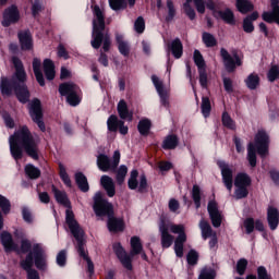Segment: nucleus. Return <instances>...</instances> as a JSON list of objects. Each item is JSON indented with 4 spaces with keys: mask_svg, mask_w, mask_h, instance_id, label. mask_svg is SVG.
<instances>
[{
    "mask_svg": "<svg viewBox=\"0 0 279 279\" xmlns=\"http://www.w3.org/2000/svg\"><path fill=\"white\" fill-rule=\"evenodd\" d=\"M57 264L59 267H64L66 265V251H60L57 255Z\"/></svg>",
    "mask_w": 279,
    "mask_h": 279,
    "instance_id": "680f3d73",
    "label": "nucleus"
},
{
    "mask_svg": "<svg viewBox=\"0 0 279 279\" xmlns=\"http://www.w3.org/2000/svg\"><path fill=\"white\" fill-rule=\"evenodd\" d=\"M217 165L221 171L222 182L226 189L229 191V193H232V186L234 184V179L232 175V167L226 163V161H221V160L218 161Z\"/></svg>",
    "mask_w": 279,
    "mask_h": 279,
    "instance_id": "dca6fc26",
    "label": "nucleus"
},
{
    "mask_svg": "<svg viewBox=\"0 0 279 279\" xmlns=\"http://www.w3.org/2000/svg\"><path fill=\"white\" fill-rule=\"evenodd\" d=\"M222 123L225 128H229V130H234L235 128L234 121H232V118H230L227 112L222 113Z\"/></svg>",
    "mask_w": 279,
    "mask_h": 279,
    "instance_id": "4d7b16f0",
    "label": "nucleus"
},
{
    "mask_svg": "<svg viewBox=\"0 0 279 279\" xmlns=\"http://www.w3.org/2000/svg\"><path fill=\"white\" fill-rule=\"evenodd\" d=\"M28 112L31 114V119L36 123L41 130V132H45V122L43 121V107L40 105V101L35 98L29 102Z\"/></svg>",
    "mask_w": 279,
    "mask_h": 279,
    "instance_id": "ddd939ff",
    "label": "nucleus"
},
{
    "mask_svg": "<svg viewBox=\"0 0 279 279\" xmlns=\"http://www.w3.org/2000/svg\"><path fill=\"white\" fill-rule=\"evenodd\" d=\"M220 56L223 60L227 71H229V72L234 71V69H236V66H241V64H242L241 58H239V56H236V54L231 56L228 52V50H226L225 48H221Z\"/></svg>",
    "mask_w": 279,
    "mask_h": 279,
    "instance_id": "6ab92c4d",
    "label": "nucleus"
},
{
    "mask_svg": "<svg viewBox=\"0 0 279 279\" xmlns=\"http://www.w3.org/2000/svg\"><path fill=\"white\" fill-rule=\"evenodd\" d=\"M197 258H199V255L195 251H190L187 254V263L189 265H197Z\"/></svg>",
    "mask_w": 279,
    "mask_h": 279,
    "instance_id": "e2e57ef3",
    "label": "nucleus"
},
{
    "mask_svg": "<svg viewBox=\"0 0 279 279\" xmlns=\"http://www.w3.org/2000/svg\"><path fill=\"white\" fill-rule=\"evenodd\" d=\"M65 221L74 236V239L77 241V250L80 256L84 258L87 263V269L89 274H95V265L93 264V260L88 258V255L84 251V230L77 221L75 220V216L73 215V211L71 209H66L65 211Z\"/></svg>",
    "mask_w": 279,
    "mask_h": 279,
    "instance_id": "39448f33",
    "label": "nucleus"
},
{
    "mask_svg": "<svg viewBox=\"0 0 279 279\" xmlns=\"http://www.w3.org/2000/svg\"><path fill=\"white\" fill-rule=\"evenodd\" d=\"M192 197L194 199V204L196 208H199L202 206V196L198 185H194L192 190Z\"/></svg>",
    "mask_w": 279,
    "mask_h": 279,
    "instance_id": "49530a36",
    "label": "nucleus"
},
{
    "mask_svg": "<svg viewBox=\"0 0 279 279\" xmlns=\"http://www.w3.org/2000/svg\"><path fill=\"white\" fill-rule=\"evenodd\" d=\"M118 113L122 119H126V121H132L134 113L128 109V102L125 100H120L118 104Z\"/></svg>",
    "mask_w": 279,
    "mask_h": 279,
    "instance_id": "a878e982",
    "label": "nucleus"
},
{
    "mask_svg": "<svg viewBox=\"0 0 279 279\" xmlns=\"http://www.w3.org/2000/svg\"><path fill=\"white\" fill-rule=\"evenodd\" d=\"M75 180L78 189L83 191V193L88 192V180L86 179V175H84L82 172H77L75 174Z\"/></svg>",
    "mask_w": 279,
    "mask_h": 279,
    "instance_id": "f704fd0d",
    "label": "nucleus"
},
{
    "mask_svg": "<svg viewBox=\"0 0 279 279\" xmlns=\"http://www.w3.org/2000/svg\"><path fill=\"white\" fill-rule=\"evenodd\" d=\"M108 229L110 232H121L123 230V220L117 218H109Z\"/></svg>",
    "mask_w": 279,
    "mask_h": 279,
    "instance_id": "c9c22d12",
    "label": "nucleus"
},
{
    "mask_svg": "<svg viewBox=\"0 0 279 279\" xmlns=\"http://www.w3.org/2000/svg\"><path fill=\"white\" fill-rule=\"evenodd\" d=\"M267 77L270 82H276V80L279 77V65H271L268 71Z\"/></svg>",
    "mask_w": 279,
    "mask_h": 279,
    "instance_id": "3c124183",
    "label": "nucleus"
},
{
    "mask_svg": "<svg viewBox=\"0 0 279 279\" xmlns=\"http://www.w3.org/2000/svg\"><path fill=\"white\" fill-rule=\"evenodd\" d=\"M0 208L4 215L10 213V201L5 196L0 195Z\"/></svg>",
    "mask_w": 279,
    "mask_h": 279,
    "instance_id": "6e6d98bb",
    "label": "nucleus"
},
{
    "mask_svg": "<svg viewBox=\"0 0 279 279\" xmlns=\"http://www.w3.org/2000/svg\"><path fill=\"white\" fill-rule=\"evenodd\" d=\"M257 279H269V275L267 274V269L263 266L257 269Z\"/></svg>",
    "mask_w": 279,
    "mask_h": 279,
    "instance_id": "774afa93",
    "label": "nucleus"
},
{
    "mask_svg": "<svg viewBox=\"0 0 279 279\" xmlns=\"http://www.w3.org/2000/svg\"><path fill=\"white\" fill-rule=\"evenodd\" d=\"M19 40H20L21 49L23 51H29L33 49L34 43L32 41V33H29V31L20 32Z\"/></svg>",
    "mask_w": 279,
    "mask_h": 279,
    "instance_id": "4be33fe9",
    "label": "nucleus"
},
{
    "mask_svg": "<svg viewBox=\"0 0 279 279\" xmlns=\"http://www.w3.org/2000/svg\"><path fill=\"white\" fill-rule=\"evenodd\" d=\"M236 8L242 14H247V12L254 10V4L247 0H238Z\"/></svg>",
    "mask_w": 279,
    "mask_h": 279,
    "instance_id": "e433bc0d",
    "label": "nucleus"
},
{
    "mask_svg": "<svg viewBox=\"0 0 279 279\" xmlns=\"http://www.w3.org/2000/svg\"><path fill=\"white\" fill-rule=\"evenodd\" d=\"M125 175H128V167L126 166H120L118 173H117V182L118 184H123L125 181Z\"/></svg>",
    "mask_w": 279,
    "mask_h": 279,
    "instance_id": "8fccbe9b",
    "label": "nucleus"
},
{
    "mask_svg": "<svg viewBox=\"0 0 279 279\" xmlns=\"http://www.w3.org/2000/svg\"><path fill=\"white\" fill-rule=\"evenodd\" d=\"M40 60L35 58L33 60V71L35 73V77L40 86H45V77L43 76V71H40Z\"/></svg>",
    "mask_w": 279,
    "mask_h": 279,
    "instance_id": "7c9ffc66",
    "label": "nucleus"
},
{
    "mask_svg": "<svg viewBox=\"0 0 279 279\" xmlns=\"http://www.w3.org/2000/svg\"><path fill=\"white\" fill-rule=\"evenodd\" d=\"M52 192L54 193V197L58 204L65 206V208H71V202H69V197L66 196V192H62L57 190L56 186L52 185Z\"/></svg>",
    "mask_w": 279,
    "mask_h": 279,
    "instance_id": "cd10ccee",
    "label": "nucleus"
},
{
    "mask_svg": "<svg viewBox=\"0 0 279 279\" xmlns=\"http://www.w3.org/2000/svg\"><path fill=\"white\" fill-rule=\"evenodd\" d=\"M191 2L192 0H185V3L183 4V10L191 21H195V9L191 7ZM193 2L198 14H204L206 12V3L204 2V0H193Z\"/></svg>",
    "mask_w": 279,
    "mask_h": 279,
    "instance_id": "2eb2a0df",
    "label": "nucleus"
},
{
    "mask_svg": "<svg viewBox=\"0 0 279 279\" xmlns=\"http://www.w3.org/2000/svg\"><path fill=\"white\" fill-rule=\"evenodd\" d=\"M172 56H174V58L180 59L182 58V53H183V46H182V41L180 39H174L170 43V45L168 46Z\"/></svg>",
    "mask_w": 279,
    "mask_h": 279,
    "instance_id": "c85d7f7f",
    "label": "nucleus"
},
{
    "mask_svg": "<svg viewBox=\"0 0 279 279\" xmlns=\"http://www.w3.org/2000/svg\"><path fill=\"white\" fill-rule=\"evenodd\" d=\"M109 8L114 12H119V10H125L128 8V2L125 0H108Z\"/></svg>",
    "mask_w": 279,
    "mask_h": 279,
    "instance_id": "79ce46f5",
    "label": "nucleus"
},
{
    "mask_svg": "<svg viewBox=\"0 0 279 279\" xmlns=\"http://www.w3.org/2000/svg\"><path fill=\"white\" fill-rule=\"evenodd\" d=\"M199 228L202 230L203 239H208L215 235V232H213V228H210V225L206 220H201Z\"/></svg>",
    "mask_w": 279,
    "mask_h": 279,
    "instance_id": "58836bf2",
    "label": "nucleus"
},
{
    "mask_svg": "<svg viewBox=\"0 0 279 279\" xmlns=\"http://www.w3.org/2000/svg\"><path fill=\"white\" fill-rule=\"evenodd\" d=\"M194 62H195L198 71L206 69V63L204 62V57H202V52H199V50L194 51Z\"/></svg>",
    "mask_w": 279,
    "mask_h": 279,
    "instance_id": "a18cd8bd",
    "label": "nucleus"
},
{
    "mask_svg": "<svg viewBox=\"0 0 279 279\" xmlns=\"http://www.w3.org/2000/svg\"><path fill=\"white\" fill-rule=\"evenodd\" d=\"M134 29L137 34H143L145 32V20L140 16L134 23Z\"/></svg>",
    "mask_w": 279,
    "mask_h": 279,
    "instance_id": "864d4df0",
    "label": "nucleus"
},
{
    "mask_svg": "<svg viewBox=\"0 0 279 279\" xmlns=\"http://www.w3.org/2000/svg\"><path fill=\"white\" fill-rule=\"evenodd\" d=\"M123 121L119 120L117 116H110L107 120V128L109 132H117L119 130V126L122 125Z\"/></svg>",
    "mask_w": 279,
    "mask_h": 279,
    "instance_id": "4c0bfd02",
    "label": "nucleus"
},
{
    "mask_svg": "<svg viewBox=\"0 0 279 279\" xmlns=\"http://www.w3.org/2000/svg\"><path fill=\"white\" fill-rule=\"evenodd\" d=\"M216 276H217V274L215 272V269L203 268L198 279H215Z\"/></svg>",
    "mask_w": 279,
    "mask_h": 279,
    "instance_id": "de8ad7c7",
    "label": "nucleus"
},
{
    "mask_svg": "<svg viewBox=\"0 0 279 279\" xmlns=\"http://www.w3.org/2000/svg\"><path fill=\"white\" fill-rule=\"evenodd\" d=\"M250 184H252V179H250V175L247 173H238L234 179V186H235V198L236 199H243L250 192L247 189H250Z\"/></svg>",
    "mask_w": 279,
    "mask_h": 279,
    "instance_id": "9b49d317",
    "label": "nucleus"
},
{
    "mask_svg": "<svg viewBox=\"0 0 279 279\" xmlns=\"http://www.w3.org/2000/svg\"><path fill=\"white\" fill-rule=\"evenodd\" d=\"M243 29L246 34H252L254 32V24L250 17H245L243 21Z\"/></svg>",
    "mask_w": 279,
    "mask_h": 279,
    "instance_id": "052dcab7",
    "label": "nucleus"
},
{
    "mask_svg": "<svg viewBox=\"0 0 279 279\" xmlns=\"http://www.w3.org/2000/svg\"><path fill=\"white\" fill-rule=\"evenodd\" d=\"M279 0H271V8L272 11H265L262 14L263 21L266 23H277L279 25V5H278Z\"/></svg>",
    "mask_w": 279,
    "mask_h": 279,
    "instance_id": "412c9836",
    "label": "nucleus"
},
{
    "mask_svg": "<svg viewBox=\"0 0 279 279\" xmlns=\"http://www.w3.org/2000/svg\"><path fill=\"white\" fill-rule=\"evenodd\" d=\"M223 86L226 93H234V84L232 83L230 77H225L223 78Z\"/></svg>",
    "mask_w": 279,
    "mask_h": 279,
    "instance_id": "69168bd1",
    "label": "nucleus"
},
{
    "mask_svg": "<svg viewBox=\"0 0 279 279\" xmlns=\"http://www.w3.org/2000/svg\"><path fill=\"white\" fill-rule=\"evenodd\" d=\"M34 258L37 269H45L47 267V256L40 244H35L33 252L27 255L26 259L21 262V267L27 271L28 279H40L38 271L32 269L34 267Z\"/></svg>",
    "mask_w": 279,
    "mask_h": 279,
    "instance_id": "423d86ee",
    "label": "nucleus"
},
{
    "mask_svg": "<svg viewBox=\"0 0 279 279\" xmlns=\"http://www.w3.org/2000/svg\"><path fill=\"white\" fill-rule=\"evenodd\" d=\"M1 242L5 252H12V251L19 252V246L14 244V241H12V235L10 233L3 232L1 234Z\"/></svg>",
    "mask_w": 279,
    "mask_h": 279,
    "instance_id": "393cba45",
    "label": "nucleus"
},
{
    "mask_svg": "<svg viewBox=\"0 0 279 279\" xmlns=\"http://www.w3.org/2000/svg\"><path fill=\"white\" fill-rule=\"evenodd\" d=\"M167 10L168 15L166 16V21H173L175 16V7L173 5V2L171 0L167 1Z\"/></svg>",
    "mask_w": 279,
    "mask_h": 279,
    "instance_id": "603ef678",
    "label": "nucleus"
},
{
    "mask_svg": "<svg viewBox=\"0 0 279 279\" xmlns=\"http://www.w3.org/2000/svg\"><path fill=\"white\" fill-rule=\"evenodd\" d=\"M44 73L47 80H53V77H56V66L53 65V61L49 59L44 60Z\"/></svg>",
    "mask_w": 279,
    "mask_h": 279,
    "instance_id": "473e14b6",
    "label": "nucleus"
},
{
    "mask_svg": "<svg viewBox=\"0 0 279 279\" xmlns=\"http://www.w3.org/2000/svg\"><path fill=\"white\" fill-rule=\"evenodd\" d=\"M101 186L107 192L108 197H114L117 191L114 189V181L108 175H102L100 179Z\"/></svg>",
    "mask_w": 279,
    "mask_h": 279,
    "instance_id": "5701e85b",
    "label": "nucleus"
},
{
    "mask_svg": "<svg viewBox=\"0 0 279 279\" xmlns=\"http://www.w3.org/2000/svg\"><path fill=\"white\" fill-rule=\"evenodd\" d=\"M201 109H202V114L203 117H205V119L210 117V110H211L210 98L203 96Z\"/></svg>",
    "mask_w": 279,
    "mask_h": 279,
    "instance_id": "a19ab883",
    "label": "nucleus"
},
{
    "mask_svg": "<svg viewBox=\"0 0 279 279\" xmlns=\"http://www.w3.org/2000/svg\"><path fill=\"white\" fill-rule=\"evenodd\" d=\"M168 207L171 213H178V210H180V202H178L175 198H171Z\"/></svg>",
    "mask_w": 279,
    "mask_h": 279,
    "instance_id": "338daca9",
    "label": "nucleus"
},
{
    "mask_svg": "<svg viewBox=\"0 0 279 279\" xmlns=\"http://www.w3.org/2000/svg\"><path fill=\"white\" fill-rule=\"evenodd\" d=\"M25 173L31 178V180H37V178H40V170L34 167V165H27L25 167Z\"/></svg>",
    "mask_w": 279,
    "mask_h": 279,
    "instance_id": "37998d69",
    "label": "nucleus"
},
{
    "mask_svg": "<svg viewBox=\"0 0 279 279\" xmlns=\"http://www.w3.org/2000/svg\"><path fill=\"white\" fill-rule=\"evenodd\" d=\"M40 12H43V3H40V0H35L32 5V14L34 19H36V16L40 14Z\"/></svg>",
    "mask_w": 279,
    "mask_h": 279,
    "instance_id": "13d9d810",
    "label": "nucleus"
},
{
    "mask_svg": "<svg viewBox=\"0 0 279 279\" xmlns=\"http://www.w3.org/2000/svg\"><path fill=\"white\" fill-rule=\"evenodd\" d=\"M60 178L64 182L65 185L71 186V179L66 173V170L60 165Z\"/></svg>",
    "mask_w": 279,
    "mask_h": 279,
    "instance_id": "0e129e2a",
    "label": "nucleus"
},
{
    "mask_svg": "<svg viewBox=\"0 0 279 279\" xmlns=\"http://www.w3.org/2000/svg\"><path fill=\"white\" fill-rule=\"evenodd\" d=\"M256 149L262 158L269 154V136L265 131H258L255 135V145L250 143L247 146V160L251 167H256Z\"/></svg>",
    "mask_w": 279,
    "mask_h": 279,
    "instance_id": "6e6552de",
    "label": "nucleus"
},
{
    "mask_svg": "<svg viewBox=\"0 0 279 279\" xmlns=\"http://www.w3.org/2000/svg\"><path fill=\"white\" fill-rule=\"evenodd\" d=\"M9 143L14 160L23 158V149L33 160H38V145H36V141H34L27 126H21L14 135L10 136Z\"/></svg>",
    "mask_w": 279,
    "mask_h": 279,
    "instance_id": "f03ea898",
    "label": "nucleus"
},
{
    "mask_svg": "<svg viewBox=\"0 0 279 279\" xmlns=\"http://www.w3.org/2000/svg\"><path fill=\"white\" fill-rule=\"evenodd\" d=\"M137 128L140 134L145 135L149 132V128H151V122L149 120H141Z\"/></svg>",
    "mask_w": 279,
    "mask_h": 279,
    "instance_id": "09e8293b",
    "label": "nucleus"
},
{
    "mask_svg": "<svg viewBox=\"0 0 279 279\" xmlns=\"http://www.w3.org/2000/svg\"><path fill=\"white\" fill-rule=\"evenodd\" d=\"M199 73V84L203 88H206L208 86V75L206 74V69L198 70Z\"/></svg>",
    "mask_w": 279,
    "mask_h": 279,
    "instance_id": "bf43d9fd",
    "label": "nucleus"
},
{
    "mask_svg": "<svg viewBox=\"0 0 279 279\" xmlns=\"http://www.w3.org/2000/svg\"><path fill=\"white\" fill-rule=\"evenodd\" d=\"M217 14L228 25H234L235 20H234V13L232 12V10L225 9L222 11H218Z\"/></svg>",
    "mask_w": 279,
    "mask_h": 279,
    "instance_id": "72a5a7b5",
    "label": "nucleus"
},
{
    "mask_svg": "<svg viewBox=\"0 0 279 279\" xmlns=\"http://www.w3.org/2000/svg\"><path fill=\"white\" fill-rule=\"evenodd\" d=\"M12 62L15 68V74L11 80L2 78L0 90L2 95H7V97L15 93L20 104H27V101H29V89H27V85H25L27 74L23 68V62L16 57L12 58Z\"/></svg>",
    "mask_w": 279,
    "mask_h": 279,
    "instance_id": "f257e3e1",
    "label": "nucleus"
},
{
    "mask_svg": "<svg viewBox=\"0 0 279 279\" xmlns=\"http://www.w3.org/2000/svg\"><path fill=\"white\" fill-rule=\"evenodd\" d=\"M245 269H247V259L241 258L238 260L236 264V271L240 276H243L245 274Z\"/></svg>",
    "mask_w": 279,
    "mask_h": 279,
    "instance_id": "5fc2aeb1",
    "label": "nucleus"
},
{
    "mask_svg": "<svg viewBox=\"0 0 279 279\" xmlns=\"http://www.w3.org/2000/svg\"><path fill=\"white\" fill-rule=\"evenodd\" d=\"M267 219L270 229L276 230L279 223V213L275 207H269L267 211Z\"/></svg>",
    "mask_w": 279,
    "mask_h": 279,
    "instance_id": "bb28decb",
    "label": "nucleus"
},
{
    "mask_svg": "<svg viewBox=\"0 0 279 279\" xmlns=\"http://www.w3.org/2000/svg\"><path fill=\"white\" fill-rule=\"evenodd\" d=\"M169 230L172 234H179L174 241V252L179 258H182L184 256V243H186V227L184 225L161 222L159 232L162 247H171L173 245V235L169 233Z\"/></svg>",
    "mask_w": 279,
    "mask_h": 279,
    "instance_id": "7ed1b4c3",
    "label": "nucleus"
},
{
    "mask_svg": "<svg viewBox=\"0 0 279 279\" xmlns=\"http://www.w3.org/2000/svg\"><path fill=\"white\" fill-rule=\"evenodd\" d=\"M203 43L206 47H217V38L210 33H203Z\"/></svg>",
    "mask_w": 279,
    "mask_h": 279,
    "instance_id": "c03bdc74",
    "label": "nucleus"
},
{
    "mask_svg": "<svg viewBox=\"0 0 279 279\" xmlns=\"http://www.w3.org/2000/svg\"><path fill=\"white\" fill-rule=\"evenodd\" d=\"M113 252H116L119 260L125 267V269L132 270V258L136 256L137 254H141V257L144 260H147V254L143 252V243H141V238L133 236L131 238V253L128 255L125 251L123 250V246H121L120 243L113 244Z\"/></svg>",
    "mask_w": 279,
    "mask_h": 279,
    "instance_id": "0eeeda50",
    "label": "nucleus"
},
{
    "mask_svg": "<svg viewBox=\"0 0 279 279\" xmlns=\"http://www.w3.org/2000/svg\"><path fill=\"white\" fill-rule=\"evenodd\" d=\"M163 149H175L178 147V136L169 135L165 138L162 144Z\"/></svg>",
    "mask_w": 279,
    "mask_h": 279,
    "instance_id": "ea45409f",
    "label": "nucleus"
},
{
    "mask_svg": "<svg viewBox=\"0 0 279 279\" xmlns=\"http://www.w3.org/2000/svg\"><path fill=\"white\" fill-rule=\"evenodd\" d=\"M93 14L92 47L94 49H99L102 45L104 51H109L112 41L110 40V34L104 33V29H106V16L104 15V11H101L99 5H94Z\"/></svg>",
    "mask_w": 279,
    "mask_h": 279,
    "instance_id": "20e7f679",
    "label": "nucleus"
},
{
    "mask_svg": "<svg viewBox=\"0 0 279 279\" xmlns=\"http://www.w3.org/2000/svg\"><path fill=\"white\" fill-rule=\"evenodd\" d=\"M151 82L160 97L161 105H163L165 108H169V88L166 87L162 84V81H160V78H158L156 75L151 76Z\"/></svg>",
    "mask_w": 279,
    "mask_h": 279,
    "instance_id": "a211bd4d",
    "label": "nucleus"
},
{
    "mask_svg": "<svg viewBox=\"0 0 279 279\" xmlns=\"http://www.w3.org/2000/svg\"><path fill=\"white\" fill-rule=\"evenodd\" d=\"M59 93L63 97H66L70 106H77L80 104V87L73 83L61 84Z\"/></svg>",
    "mask_w": 279,
    "mask_h": 279,
    "instance_id": "9d476101",
    "label": "nucleus"
},
{
    "mask_svg": "<svg viewBox=\"0 0 279 279\" xmlns=\"http://www.w3.org/2000/svg\"><path fill=\"white\" fill-rule=\"evenodd\" d=\"M119 162H121V153L116 150L113 153L112 159L108 155L100 154L97 157V166L100 171H114L117 167H119Z\"/></svg>",
    "mask_w": 279,
    "mask_h": 279,
    "instance_id": "1a4fd4ad",
    "label": "nucleus"
},
{
    "mask_svg": "<svg viewBox=\"0 0 279 279\" xmlns=\"http://www.w3.org/2000/svg\"><path fill=\"white\" fill-rule=\"evenodd\" d=\"M207 210L209 213V217L211 219L214 228H219L221 226V220L223 219V217L221 216V211H219L217 202L210 201L208 203Z\"/></svg>",
    "mask_w": 279,
    "mask_h": 279,
    "instance_id": "aec40b11",
    "label": "nucleus"
},
{
    "mask_svg": "<svg viewBox=\"0 0 279 279\" xmlns=\"http://www.w3.org/2000/svg\"><path fill=\"white\" fill-rule=\"evenodd\" d=\"M245 84L250 90H256L260 86V77L258 74L252 73L246 77Z\"/></svg>",
    "mask_w": 279,
    "mask_h": 279,
    "instance_id": "2f4dec72",
    "label": "nucleus"
},
{
    "mask_svg": "<svg viewBox=\"0 0 279 279\" xmlns=\"http://www.w3.org/2000/svg\"><path fill=\"white\" fill-rule=\"evenodd\" d=\"M116 40L118 43V49L122 56H130V44L123 40V35L117 33Z\"/></svg>",
    "mask_w": 279,
    "mask_h": 279,
    "instance_id": "c756f323",
    "label": "nucleus"
},
{
    "mask_svg": "<svg viewBox=\"0 0 279 279\" xmlns=\"http://www.w3.org/2000/svg\"><path fill=\"white\" fill-rule=\"evenodd\" d=\"M20 19L21 13L19 12V8L16 5H11L3 12L2 25L3 27H10V25L19 23Z\"/></svg>",
    "mask_w": 279,
    "mask_h": 279,
    "instance_id": "f3484780",
    "label": "nucleus"
},
{
    "mask_svg": "<svg viewBox=\"0 0 279 279\" xmlns=\"http://www.w3.org/2000/svg\"><path fill=\"white\" fill-rule=\"evenodd\" d=\"M94 213L97 217H106V215L110 217L112 215V204L108 203L100 192L94 196Z\"/></svg>",
    "mask_w": 279,
    "mask_h": 279,
    "instance_id": "f8f14e48",
    "label": "nucleus"
},
{
    "mask_svg": "<svg viewBox=\"0 0 279 279\" xmlns=\"http://www.w3.org/2000/svg\"><path fill=\"white\" fill-rule=\"evenodd\" d=\"M136 178H138V170H132L128 182L129 189H131V191H136L137 189L138 193H145V191H147V177L142 174L140 177V183Z\"/></svg>",
    "mask_w": 279,
    "mask_h": 279,
    "instance_id": "4468645a",
    "label": "nucleus"
},
{
    "mask_svg": "<svg viewBox=\"0 0 279 279\" xmlns=\"http://www.w3.org/2000/svg\"><path fill=\"white\" fill-rule=\"evenodd\" d=\"M244 228L246 230V234H252V232H254V228L259 232H263V230H265L263 222L260 220L254 221V218H246L244 220Z\"/></svg>",
    "mask_w": 279,
    "mask_h": 279,
    "instance_id": "b1692460",
    "label": "nucleus"
}]
</instances>
